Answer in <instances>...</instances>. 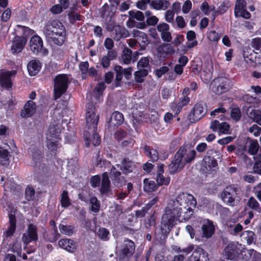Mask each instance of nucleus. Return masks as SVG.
I'll list each match as a JSON object with an SVG mask.
<instances>
[{"instance_id": "nucleus-16", "label": "nucleus", "mask_w": 261, "mask_h": 261, "mask_svg": "<svg viewBox=\"0 0 261 261\" xmlns=\"http://www.w3.org/2000/svg\"><path fill=\"white\" fill-rule=\"evenodd\" d=\"M132 33L133 37L136 39L138 44L140 46V49L141 50L145 49L146 46L149 43L146 34L138 30H133Z\"/></svg>"}, {"instance_id": "nucleus-19", "label": "nucleus", "mask_w": 261, "mask_h": 261, "mask_svg": "<svg viewBox=\"0 0 261 261\" xmlns=\"http://www.w3.org/2000/svg\"><path fill=\"white\" fill-rule=\"evenodd\" d=\"M14 74V71L2 72L0 73V85L7 89L11 88L12 83L11 78Z\"/></svg>"}, {"instance_id": "nucleus-34", "label": "nucleus", "mask_w": 261, "mask_h": 261, "mask_svg": "<svg viewBox=\"0 0 261 261\" xmlns=\"http://www.w3.org/2000/svg\"><path fill=\"white\" fill-rule=\"evenodd\" d=\"M123 114L118 111H115L111 116L110 123L113 125H119L123 122Z\"/></svg>"}, {"instance_id": "nucleus-1", "label": "nucleus", "mask_w": 261, "mask_h": 261, "mask_svg": "<svg viewBox=\"0 0 261 261\" xmlns=\"http://www.w3.org/2000/svg\"><path fill=\"white\" fill-rule=\"evenodd\" d=\"M197 204L194 196L186 192H180L175 199H170L165 209L161 223V229L169 232L180 217L189 219L193 215V209Z\"/></svg>"}, {"instance_id": "nucleus-21", "label": "nucleus", "mask_w": 261, "mask_h": 261, "mask_svg": "<svg viewBox=\"0 0 261 261\" xmlns=\"http://www.w3.org/2000/svg\"><path fill=\"white\" fill-rule=\"evenodd\" d=\"M43 41L40 37L34 35L31 38L30 46L31 50L35 54H38L42 49Z\"/></svg>"}, {"instance_id": "nucleus-52", "label": "nucleus", "mask_w": 261, "mask_h": 261, "mask_svg": "<svg viewBox=\"0 0 261 261\" xmlns=\"http://www.w3.org/2000/svg\"><path fill=\"white\" fill-rule=\"evenodd\" d=\"M96 234L102 240L107 241L109 239V232L105 228H99L96 232Z\"/></svg>"}, {"instance_id": "nucleus-44", "label": "nucleus", "mask_w": 261, "mask_h": 261, "mask_svg": "<svg viewBox=\"0 0 261 261\" xmlns=\"http://www.w3.org/2000/svg\"><path fill=\"white\" fill-rule=\"evenodd\" d=\"M132 51L127 48H125L121 55L122 62L126 64L130 63L132 59Z\"/></svg>"}, {"instance_id": "nucleus-14", "label": "nucleus", "mask_w": 261, "mask_h": 261, "mask_svg": "<svg viewBox=\"0 0 261 261\" xmlns=\"http://www.w3.org/2000/svg\"><path fill=\"white\" fill-rule=\"evenodd\" d=\"M241 248H242L241 244H236L231 243L225 248L223 251V255L227 259H232L236 254H241Z\"/></svg>"}, {"instance_id": "nucleus-56", "label": "nucleus", "mask_w": 261, "mask_h": 261, "mask_svg": "<svg viewBox=\"0 0 261 261\" xmlns=\"http://www.w3.org/2000/svg\"><path fill=\"white\" fill-rule=\"evenodd\" d=\"M201 9L203 13L208 15L210 13L215 10V7L213 6H209L207 2H203L201 6Z\"/></svg>"}, {"instance_id": "nucleus-26", "label": "nucleus", "mask_w": 261, "mask_h": 261, "mask_svg": "<svg viewBox=\"0 0 261 261\" xmlns=\"http://www.w3.org/2000/svg\"><path fill=\"white\" fill-rule=\"evenodd\" d=\"M117 53L115 50L108 51L107 55L103 56L100 60V64L104 68H108L110 62L116 58Z\"/></svg>"}, {"instance_id": "nucleus-46", "label": "nucleus", "mask_w": 261, "mask_h": 261, "mask_svg": "<svg viewBox=\"0 0 261 261\" xmlns=\"http://www.w3.org/2000/svg\"><path fill=\"white\" fill-rule=\"evenodd\" d=\"M57 140L55 139H47V148L52 152L54 153L55 151H56L59 147V143Z\"/></svg>"}, {"instance_id": "nucleus-3", "label": "nucleus", "mask_w": 261, "mask_h": 261, "mask_svg": "<svg viewBox=\"0 0 261 261\" xmlns=\"http://www.w3.org/2000/svg\"><path fill=\"white\" fill-rule=\"evenodd\" d=\"M196 154V151L188 145L181 146L169 165V172L174 173L182 169L187 164H189L195 160Z\"/></svg>"}, {"instance_id": "nucleus-62", "label": "nucleus", "mask_w": 261, "mask_h": 261, "mask_svg": "<svg viewBox=\"0 0 261 261\" xmlns=\"http://www.w3.org/2000/svg\"><path fill=\"white\" fill-rule=\"evenodd\" d=\"M229 125L227 123L222 122L220 125L218 130L220 134H227L229 133Z\"/></svg>"}, {"instance_id": "nucleus-23", "label": "nucleus", "mask_w": 261, "mask_h": 261, "mask_svg": "<svg viewBox=\"0 0 261 261\" xmlns=\"http://www.w3.org/2000/svg\"><path fill=\"white\" fill-rule=\"evenodd\" d=\"M90 130L93 133V135L91 137H88V134L89 132H87L84 133L85 145L87 147H89L91 144H92L94 146L99 145L100 143L101 140L99 136L96 133V130Z\"/></svg>"}, {"instance_id": "nucleus-20", "label": "nucleus", "mask_w": 261, "mask_h": 261, "mask_svg": "<svg viewBox=\"0 0 261 261\" xmlns=\"http://www.w3.org/2000/svg\"><path fill=\"white\" fill-rule=\"evenodd\" d=\"M207 253L203 249L197 247L189 258V261H208Z\"/></svg>"}, {"instance_id": "nucleus-25", "label": "nucleus", "mask_w": 261, "mask_h": 261, "mask_svg": "<svg viewBox=\"0 0 261 261\" xmlns=\"http://www.w3.org/2000/svg\"><path fill=\"white\" fill-rule=\"evenodd\" d=\"M36 109L35 103L32 100H28L21 110V116L24 118L30 117L35 113Z\"/></svg>"}, {"instance_id": "nucleus-40", "label": "nucleus", "mask_w": 261, "mask_h": 261, "mask_svg": "<svg viewBox=\"0 0 261 261\" xmlns=\"http://www.w3.org/2000/svg\"><path fill=\"white\" fill-rule=\"evenodd\" d=\"M169 5L167 0L154 1L151 3V6L156 10H165Z\"/></svg>"}, {"instance_id": "nucleus-61", "label": "nucleus", "mask_w": 261, "mask_h": 261, "mask_svg": "<svg viewBox=\"0 0 261 261\" xmlns=\"http://www.w3.org/2000/svg\"><path fill=\"white\" fill-rule=\"evenodd\" d=\"M194 249L192 245L188 246L187 247L181 249V248L178 246H174L173 247V249L177 252H183L186 254L189 253Z\"/></svg>"}, {"instance_id": "nucleus-10", "label": "nucleus", "mask_w": 261, "mask_h": 261, "mask_svg": "<svg viewBox=\"0 0 261 261\" xmlns=\"http://www.w3.org/2000/svg\"><path fill=\"white\" fill-rule=\"evenodd\" d=\"M38 235L37 227L36 225L30 223L28 225L27 229L22 234V241L25 247L32 242H36L38 240Z\"/></svg>"}, {"instance_id": "nucleus-28", "label": "nucleus", "mask_w": 261, "mask_h": 261, "mask_svg": "<svg viewBox=\"0 0 261 261\" xmlns=\"http://www.w3.org/2000/svg\"><path fill=\"white\" fill-rule=\"evenodd\" d=\"M111 29H114V32L113 33V35L114 39L116 40H119L121 38H124L127 36V32L126 30L120 26V25H114L109 26Z\"/></svg>"}, {"instance_id": "nucleus-24", "label": "nucleus", "mask_w": 261, "mask_h": 261, "mask_svg": "<svg viewBox=\"0 0 261 261\" xmlns=\"http://www.w3.org/2000/svg\"><path fill=\"white\" fill-rule=\"evenodd\" d=\"M158 31L161 33V36L163 41L170 42L172 36L169 32V25L166 23H161L157 25Z\"/></svg>"}, {"instance_id": "nucleus-33", "label": "nucleus", "mask_w": 261, "mask_h": 261, "mask_svg": "<svg viewBox=\"0 0 261 261\" xmlns=\"http://www.w3.org/2000/svg\"><path fill=\"white\" fill-rule=\"evenodd\" d=\"M29 152L31 154L32 160L34 162V166H37L42 158L41 150L38 147L30 148Z\"/></svg>"}, {"instance_id": "nucleus-53", "label": "nucleus", "mask_w": 261, "mask_h": 261, "mask_svg": "<svg viewBox=\"0 0 261 261\" xmlns=\"http://www.w3.org/2000/svg\"><path fill=\"white\" fill-rule=\"evenodd\" d=\"M61 203L62 207H67L71 204L70 200L68 197V192L63 191L61 195Z\"/></svg>"}, {"instance_id": "nucleus-32", "label": "nucleus", "mask_w": 261, "mask_h": 261, "mask_svg": "<svg viewBox=\"0 0 261 261\" xmlns=\"http://www.w3.org/2000/svg\"><path fill=\"white\" fill-rule=\"evenodd\" d=\"M116 166L120 168L124 173L127 174L133 171V163L128 159H124L122 162V166L118 164Z\"/></svg>"}, {"instance_id": "nucleus-8", "label": "nucleus", "mask_w": 261, "mask_h": 261, "mask_svg": "<svg viewBox=\"0 0 261 261\" xmlns=\"http://www.w3.org/2000/svg\"><path fill=\"white\" fill-rule=\"evenodd\" d=\"M99 115L96 113V108L93 103H89L86 113V125L89 129H97Z\"/></svg>"}, {"instance_id": "nucleus-57", "label": "nucleus", "mask_w": 261, "mask_h": 261, "mask_svg": "<svg viewBox=\"0 0 261 261\" xmlns=\"http://www.w3.org/2000/svg\"><path fill=\"white\" fill-rule=\"evenodd\" d=\"M190 101V97L187 96H181L178 102V108L177 112H180L183 107L187 105Z\"/></svg>"}, {"instance_id": "nucleus-17", "label": "nucleus", "mask_w": 261, "mask_h": 261, "mask_svg": "<svg viewBox=\"0 0 261 261\" xmlns=\"http://www.w3.org/2000/svg\"><path fill=\"white\" fill-rule=\"evenodd\" d=\"M61 131V124L59 121L51 122L46 133V139H58Z\"/></svg>"}, {"instance_id": "nucleus-29", "label": "nucleus", "mask_w": 261, "mask_h": 261, "mask_svg": "<svg viewBox=\"0 0 261 261\" xmlns=\"http://www.w3.org/2000/svg\"><path fill=\"white\" fill-rule=\"evenodd\" d=\"M242 255H246L244 258L247 260L252 256L253 261H261V254L257 252L253 249L246 250L243 249L241 251Z\"/></svg>"}, {"instance_id": "nucleus-47", "label": "nucleus", "mask_w": 261, "mask_h": 261, "mask_svg": "<svg viewBox=\"0 0 261 261\" xmlns=\"http://www.w3.org/2000/svg\"><path fill=\"white\" fill-rule=\"evenodd\" d=\"M110 174L111 179L115 182L119 183L122 178V177L120 176V172L116 170V167L114 166H113L111 169Z\"/></svg>"}, {"instance_id": "nucleus-12", "label": "nucleus", "mask_w": 261, "mask_h": 261, "mask_svg": "<svg viewBox=\"0 0 261 261\" xmlns=\"http://www.w3.org/2000/svg\"><path fill=\"white\" fill-rule=\"evenodd\" d=\"M135 247L134 242L128 239L124 240L121 248L120 249V257L121 258H128L134 253Z\"/></svg>"}, {"instance_id": "nucleus-9", "label": "nucleus", "mask_w": 261, "mask_h": 261, "mask_svg": "<svg viewBox=\"0 0 261 261\" xmlns=\"http://www.w3.org/2000/svg\"><path fill=\"white\" fill-rule=\"evenodd\" d=\"M228 79L221 77L213 80L210 87L213 92L216 94L220 95L228 90Z\"/></svg>"}, {"instance_id": "nucleus-6", "label": "nucleus", "mask_w": 261, "mask_h": 261, "mask_svg": "<svg viewBox=\"0 0 261 261\" xmlns=\"http://www.w3.org/2000/svg\"><path fill=\"white\" fill-rule=\"evenodd\" d=\"M241 189L237 185L226 187L221 194V197L224 203L228 205L233 206L237 195L240 194Z\"/></svg>"}, {"instance_id": "nucleus-50", "label": "nucleus", "mask_w": 261, "mask_h": 261, "mask_svg": "<svg viewBox=\"0 0 261 261\" xmlns=\"http://www.w3.org/2000/svg\"><path fill=\"white\" fill-rule=\"evenodd\" d=\"M259 148V145L256 140H251L249 142L248 146V152L251 154H255L257 153Z\"/></svg>"}, {"instance_id": "nucleus-13", "label": "nucleus", "mask_w": 261, "mask_h": 261, "mask_svg": "<svg viewBox=\"0 0 261 261\" xmlns=\"http://www.w3.org/2000/svg\"><path fill=\"white\" fill-rule=\"evenodd\" d=\"M205 106L203 103L196 104L189 115L190 120L194 122L200 119L206 113Z\"/></svg>"}, {"instance_id": "nucleus-4", "label": "nucleus", "mask_w": 261, "mask_h": 261, "mask_svg": "<svg viewBox=\"0 0 261 261\" xmlns=\"http://www.w3.org/2000/svg\"><path fill=\"white\" fill-rule=\"evenodd\" d=\"M201 232L195 233L193 227L187 225V231L189 233L191 239L195 238L197 241H202L203 239H207L211 238L215 232V226L213 222L208 219H203L200 222Z\"/></svg>"}, {"instance_id": "nucleus-49", "label": "nucleus", "mask_w": 261, "mask_h": 261, "mask_svg": "<svg viewBox=\"0 0 261 261\" xmlns=\"http://www.w3.org/2000/svg\"><path fill=\"white\" fill-rule=\"evenodd\" d=\"M126 25L128 28L136 27L138 29H143L146 27L145 22H138L136 21L134 19H128L127 21Z\"/></svg>"}, {"instance_id": "nucleus-5", "label": "nucleus", "mask_w": 261, "mask_h": 261, "mask_svg": "<svg viewBox=\"0 0 261 261\" xmlns=\"http://www.w3.org/2000/svg\"><path fill=\"white\" fill-rule=\"evenodd\" d=\"M16 31L17 33H22V36H16L12 42L11 50L13 53H18L20 52L25 44L27 43L26 38L33 33V31L29 28L19 25H17Z\"/></svg>"}, {"instance_id": "nucleus-45", "label": "nucleus", "mask_w": 261, "mask_h": 261, "mask_svg": "<svg viewBox=\"0 0 261 261\" xmlns=\"http://www.w3.org/2000/svg\"><path fill=\"white\" fill-rule=\"evenodd\" d=\"M247 205L250 208L261 213V206H259L258 202L254 197H251L249 199Z\"/></svg>"}, {"instance_id": "nucleus-59", "label": "nucleus", "mask_w": 261, "mask_h": 261, "mask_svg": "<svg viewBox=\"0 0 261 261\" xmlns=\"http://www.w3.org/2000/svg\"><path fill=\"white\" fill-rule=\"evenodd\" d=\"M223 33H217L215 31H211L208 34V38L211 41H218Z\"/></svg>"}, {"instance_id": "nucleus-7", "label": "nucleus", "mask_w": 261, "mask_h": 261, "mask_svg": "<svg viewBox=\"0 0 261 261\" xmlns=\"http://www.w3.org/2000/svg\"><path fill=\"white\" fill-rule=\"evenodd\" d=\"M69 83L68 77L65 74H59L54 80V96L60 98L66 91Z\"/></svg>"}, {"instance_id": "nucleus-11", "label": "nucleus", "mask_w": 261, "mask_h": 261, "mask_svg": "<svg viewBox=\"0 0 261 261\" xmlns=\"http://www.w3.org/2000/svg\"><path fill=\"white\" fill-rule=\"evenodd\" d=\"M115 8H112L107 4H105L100 9L101 18L107 24V29H110L109 26L114 25V16L116 11Z\"/></svg>"}, {"instance_id": "nucleus-60", "label": "nucleus", "mask_w": 261, "mask_h": 261, "mask_svg": "<svg viewBox=\"0 0 261 261\" xmlns=\"http://www.w3.org/2000/svg\"><path fill=\"white\" fill-rule=\"evenodd\" d=\"M248 131L255 137H258L260 134L261 128L257 124H254L249 127Z\"/></svg>"}, {"instance_id": "nucleus-30", "label": "nucleus", "mask_w": 261, "mask_h": 261, "mask_svg": "<svg viewBox=\"0 0 261 261\" xmlns=\"http://www.w3.org/2000/svg\"><path fill=\"white\" fill-rule=\"evenodd\" d=\"M174 51L175 50L171 44H165L159 47L158 54L161 58H164L168 55H172Z\"/></svg>"}, {"instance_id": "nucleus-54", "label": "nucleus", "mask_w": 261, "mask_h": 261, "mask_svg": "<svg viewBox=\"0 0 261 261\" xmlns=\"http://www.w3.org/2000/svg\"><path fill=\"white\" fill-rule=\"evenodd\" d=\"M90 203L91 204V210L94 213L99 211L100 203L96 197H91L90 199Z\"/></svg>"}, {"instance_id": "nucleus-63", "label": "nucleus", "mask_w": 261, "mask_h": 261, "mask_svg": "<svg viewBox=\"0 0 261 261\" xmlns=\"http://www.w3.org/2000/svg\"><path fill=\"white\" fill-rule=\"evenodd\" d=\"M229 7V4L228 1L223 2L219 6L217 12L220 14L224 13Z\"/></svg>"}, {"instance_id": "nucleus-22", "label": "nucleus", "mask_w": 261, "mask_h": 261, "mask_svg": "<svg viewBox=\"0 0 261 261\" xmlns=\"http://www.w3.org/2000/svg\"><path fill=\"white\" fill-rule=\"evenodd\" d=\"M164 165L159 164L156 171V181L159 186H167L170 181V178L163 175Z\"/></svg>"}, {"instance_id": "nucleus-42", "label": "nucleus", "mask_w": 261, "mask_h": 261, "mask_svg": "<svg viewBox=\"0 0 261 261\" xmlns=\"http://www.w3.org/2000/svg\"><path fill=\"white\" fill-rule=\"evenodd\" d=\"M106 88L105 85L103 83H99L95 88L93 94L95 97V99L98 101L100 100V97L102 95L103 91Z\"/></svg>"}, {"instance_id": "nucleus-39", "label": "nucleus", "mask_w": 261, "mask_h": 261, "mask_svg": "<svg viewBox=\"0 0 261 261\" xmlns=\"http://www.w3.org/2000/svg\"><path fill=\"white\" fill-rule=\"evenodd\" d=\"M143 188L145 192H151L155 191L158 186L154 181L145 178L143 181Z\"/></svg>"}, {"instance_id": "nucleus-43", "label": "nucleus", "mask_w": 261, "mask_h": 261, "mask_svg": "<svg viewBox=\"0 0 261 261\" xmlns=\"http://www.w3.org/2000/svg\"><path fill=\"white\" fill-rule=\"evenodd\" d=\"M147 69H139L135 73V79L137 83H142L144 81V77L148 74Z\"/></svg>"}, {"instance_id": "nucleus-36", "label": "nucleus", "mask_w": 261, "mask_h": 261, "mask_svg": "<svg viewBox=\"0 0 261 261\" xmlns=\"http://www.w3.org/2000/svg\"><path fill=\"white\" fill-rule=\"evenodd\" d=\"M144 151L145 154L149 156L153 162L156 161L159 158L158 151L149 146H144Z\"/></svg>"}, {"instance_id": "nucleus-37", "label": "nucleus", "mask_w": 261, "mask_h": 261, "mask_svg": "<svg viewBox=\"0 0 261 261\" xmlns=\"http://www.w3.org/2000/svg\"><path fill=\"white\" fill-rule=\"evenodd\" d=\"M59 245L69 252H72L74 248L73 241L70 239H61L59 241Z\"/></svg>"}, {"instance_id": "nucleus-15", "label": "nucleus", "mask_w": 261, "mask_h": 261, "mask_svg": "<svg viewBox=\"0 0 261 261\" xmlns=\"http://www.w3.org/2000/svg\"><path fill=\"white\" fill-rule=\"evenodd\" d=\"M201 165L202 170L206 173L216 171L218 166L217 160L210 156H204Z\"/></svg>"}, {"instance_id": "nucleus-41", "label": "nucleus", "mask_w": 261, "mask_h": 261, "mask_svg": "<svg viewBox=\"0 0 261 261\" xmlns=\"http://www.w3.org/2000/svg\"><path fill=\"white\" fill-rule=\"evenodd\" d=\"M9 152L0 146V164L2 165H7L9 164Z\"/></svg>"}, {"instance_id": "nucleus-38", "label": "nucleus", "mask_w": 261, "mask_h": 261, "mask_svg": "<svg viewBox=\"0 0 261 261\" xmlns=\"http://www.w3.org/2000/svg\"><path fill=\"white\" fill-rule=\"evenodd\" d=\"M241 237L242 240L246 241L248 244H251L255 242V234L252 231H243Z\"/></svg>"}, {"instance_id": "nucleus-51", "label": "nucleus", "mask_w": 261, "mask_h": 261, "mask_svg": "<svg viewBox=\"0 0 261 261\" xmlns=\"http://www.w3.org/2000/svg\"><path fill=\"white\" fill-rule=\"evenodd\" d=\"M129 18L128 19H136L139 21H143L144 19L143 13L140 11H130L129 12Z\"/></svg>"}, {"instance_id": "nucleus-55", "label": "nucleus", "mask_w": 261, "mask_h": 261, "mask_svg": "<svg viewBox=\"0 0 261 261\" xmlns=\"http://www.w3.org/2000/svg\"><path fill=\"white\" fill-rule=\"evenodd\" d=\"M114 70L116 72V81L117 82L116 86L119 85V83L122 80L123 76L122 67L119 65H116L114 67Z\"/></svg>"}, {"instance_id": "nucleus-35", "label": "nucleus", "mask_w": 261, "mask_h": 261, "mask_svg": "<svg viewBox=\"0 0 261 261\" xmlns=\"http://www.w3.org/2000/svg\"><path fill=\"white\" fill-rule=\"evenodd\" d=\"M10 225L5 231V234L7 237L12 236L15 232L16 228V220L15 216L12 214L9 215Z\"/></svg>"}, {"instance_id": "nucleus-64", "label": "nucleus", "mask_w": 261, "mask_h": 261, "mask_svg": "<svg viewBox=\"0 0 261 261\" xmlns=\"http://www.w3.org/2000/svg\"><path fill=\"white\" fill-rule=\"evenodd\" d=\"M35 191L34 189L31 187H28L25 190V198L28 200H31L34 198Z\"/></svg>"}, {"instance_id": "nucleus-31", "label": "nucleus", "mask_w": 261, "mask_h": 261, "mask_svg": "<svg viewBox=\"0 0 261 261\" xmlns=\"http://www.w3.org/2000/svg\"><path fill=\"white\" fill-rule=\"evenodd\" d=\"M102 177L100 192L102 194L107 193L110 190V181L108 173H103Z\"/></svg>"}, {"instance_id": "nucleus-2", "label": "nucleus", "mask_w": 261, "mask_h": 261, "mask_svg": "<svg viewBox=\"0 0 261 261\" xmlns=\"http://www.w3.org/2000/svg\"><path fill=\"white\" fill-rule=\"evenodd\" d=\"M43 34L46 41L62 46L66 40V31L63 24L58 20L48 22L43 28Z\"/></svg>"}, {"instance_id": "nucleus-27", "label": "nucleus", "mask_w": 261, "mask_h": 261, "mask_svg": "<svg viewBox=\"0 0 261 261\" xmlns=\"http://www.w3.org/2000/svg\"><path fill=\"white\" fill-rule=\"evenodd\" d=\"M41 68L40 62L36 60H33L29 62L27 66L28 70L31 76L36 75Z\"/></svg>"}, {"instance_id": "nucleus-18", "label": "nucleus", "mask_w": 261, "mask_h": 261, "mask_svg": "<svg viewBox=\"0 0 261 261\" xmlns=\"http://www.w3.org/2000/svg\"><path fill=\"white\" fill-rule=\"evenodd\" d=\"M246 3L244 0H237L236 2L234 14L236 16H241L248 19L251 14L246 10Z\"/></svg>"}, {"instance_id": "nucleus-48", "label": "nucleus", "mask_w": 261, "mask_h": 261, "mask_svg": "<svg viewBox=\"0 0 261 261\" xmlns=\"http://www.w3.org/2000/svg\"><path fill=\"white\" fill-rule=\"evenodd\" d=\"M59 229L62 233L67 236H70L74 232V227L71 225H60Z\"/></svg>"}, {"instance_id": "nucleus-58", "label": "nucleus", "mask_w": 261, "mask_h": 261, "mask_svg": "<svg viewBox=\"0 0 261 261\" xmlns=\"http://www.w3.org/2000/svg\"><path fill=\"white\" fill-rule=\"evenodd\" d=\"M149 59L147 57L142 58L138 63L137 66L139 69H147L149 67Z\"/></svg>"}]
</instances>
